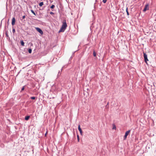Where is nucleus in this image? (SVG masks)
Listing matches in <instances>:
<instances>
[{"label":"nucleus","instance_id":"obj_1","mask_svg":"<svg viewBox=\"0 0 156 156\" xmlns=\"http://www.w3.org/2000/svg\"><path fill=\"white\" fill-rule=\"evenodd\" d=\"M67 27V25L66 23V20H64L62 22V27L60 29L59 32H63L66 29Z\"/></svg>","mask_w":156,"mask_h":156},{"label":"nucleus","instance_id":"obj_2","mask_svg":"<svg viewBox=\"0 0 156 156\" xmlns=\"http://www.w3.org/2000/svg\"><path fill=\"white\" fill-rule=\"evenodd\" d=\"M130 132V130H129L127 131H126V133H125V135L124 136V140H126V138H127V136L129 134V133Z\"/></svg>","mask_w":156,"mask_h":156},{"label":"nucleus","instance_id":"obj_3","mask_svg":"<svg viewBox=\"0 0 156 156\" xmlns=\"http://www.w3.org/2000/svg\"><path fill=\"white\" fill-rule=\"evenodd\" d=\"M149 5L148 4L145 5L144 8L143 9V12H145L147 10H149Z\"/></svg>","mask_w":156,"mask_h":156},{"label":"nucleus","instance_id":"obj_4","mask_svg":"<svg viewBox=\"0 0 156 156\" xmlns=\"http://www.w3.org/2000/svg\"><path fill=\"white\" fill-rule=\"evenodd\" d=\"M36 30L39 32L40 34H43V32L41 29L38 27H36Z\"/></svg>","mask_w":156,"mask_h":156},{"label":"nucleus","instance_id":"obj_5","mask_svg":"<svg viewBox=\"0 0 156 156\" xmlns=\"http://www.w3.org/2000/svg\"><path fill=\"white\" fill-rule=\"evenodd\" d=\"M78 129L79 130L80 134L81 135H82V131L81 129L80 125H79L78 126Z\"/></svg>","mask_w":156,"mask_h":156},{"label":"nucleus","instance_id":"obj_6","mask_svg":"<svg viewBox=\"0 0 156 156\" xmlns=\"http://www.w3.org/2000/svg\"><path fill=\"white\" fill-rule=\"evenodd\" d=\"M15 18L14 17H13L12 18V26H13L15 24Z\"/></svg>","mask_w":156,"mask_h":156},{"label":"nucleus","instance_id":"obj_7","mask_svg":"<svg viewBox=\"0 0 156 156\" xmlns=\"http://www.w3.org/2000/svg\"><path fill=\"white\" fill-rule=\"evenodd\" d=\"M30 118V116H27L25 117V119L26 120H28Z\"/></svg>","mask_w":156,"mask_h":156},{"label":"nucleus","instance_id":"obj_8","mask_svg":"<svg viewBox=\"0 0 156 156\" xmlns=\"http://www.w3.org/2000/svg\"><path fill=\"white\" fill-rule=\"evenodd\" d=\"M143 53H144V58H147V54L144 52Z\"/></svg>","mask_w":156,"mask_h":156},{"label":"nucleus","instance_id":"obj_9","mask_svg":"<svg viewBox=\"0 0 156 156\" xmlns=\"http://www.w3.org/2000/svg\"><path fill=\"white\" fill-rule=\"evenodd\" d=\"M20 43H21V45L22 46H24V43L23 41H20Z\"/></svg>","mask_w":156,"mask_h":156},{"label":"nucleus","instance_id":"obj_10","mask_svg":"<svg viewBox=\"0 0 156 156\" xmlns=\"http://www.w3.org/2000/svg\"><path fill=\"white\" fill-rule=\"evenodd\" d=\"M44 5V3H43V2H41L39 4V5L41 7L43 5Z\"/></svg>","mask_w":156,"mask_h":156},{"label":"nucleus","instance_id":"obj_11","mask_svg":"<svg viewBox=\"0 0 156 156\" xmlns=\"http://www.w3.org/2000/svg\"><path fill=\"white\" fill-rule=\"evenodd\" d=\"M112 126H113V128H112L113 129H116V127L115 124H113Z\"/></svg>","mask_w":156,"mask_h":156},{"label":"nucleus","instance_id":"obj_12","mask_svg":"<svg viewBox=\"0 0 156 156\" xmlns=\"http://www.w3.org/2000/svg\"><path fill=\"white\" fill-rule=\"evenodd\" d=\"M144 61L146 63H147V61H148L147 58H144Z\"/></svg>","mask_w":156,"mask_h":156},{"label":"nucleus","instance_id":"obj_13","mask_svg":"<svg viewBox=\"0 0 156 156\" xmlns=\"http://www.w3.org/2000/svg\"><path fill=\"white\" fill-rule=\"evenodd\" d=\"M31 12L33 13L34 15L36 16V14L35 13V12H34V11L33 10H31Z\"/></svg>","mask_w":156,"mask_h":156},{"label":"nucleus","instance_id":"obj_14","mask_svg":"<svg viewBox=\"0 0 156 156\" xmlns=\"http://www.w3.org/2000/svg\"><path fill=\"white\" fill-rule=\"evenodd\" d=\"M96 53L94 51H93V55L94 57H96Z\"/></svg>","mask_w":156,"mask_h":156},{"label":"nucleus","instance_id":"obj_15","mask_svg":"<svg viewBox=\"0 0 156 156\" xmlns=\"http://www.w3.org/2000/svg\"><path fill=\"white\" fill-rule=\"evenodd\" d=\"M28 52L29 53H31L32 52V50L31 49H28Z\"/></svg>","mask_w":156,"mask_h":156},{"label":"nucleus","instance_id":"obj_16","mask_svg":"<svg viewBox=\"0 0 156 156\" xmlns=\"http://www.w3.org/2000/svg\"><path fill=\"white\" fill-rule=\"evenodd\" d=\"M55 6L54 5H52L50 7L51 9H53L55 7Z\"/></svg>","mask_w":156,"mask_h":156},{"label":"nucleus","instance_id":"obj_17","mask_svg":"<svg viewBox=\"0 0 156 156\" xmlns=\"http://www.w3.org/2000/svg\"><path fill=\"white\" fill-rule=\"evenodd\" d=\"M128 9L127 8H126V12H127V15H129V12H128Z\"/></svg>","mask_w":156,"mask_h":156},{"label":"nucleus","instance_id":"obj_18","mask_svg":"<svg viewBox=\"0 0 156 156\" xmlns=\"http://www.w3.org/2000/svg\"><path fill=\"white\" fill-rule=\"evenodd\" d=\"M30 98L32 99H35V97H30Z\"/></svg>","mask_w":156,"mask_h":156},{"label":"nucleus","instance_id":"obj_19","mask_svg":"<svg viewBox=\"0 0 156 156\" xmlns=\"http://www.w3.org/2000/svg\"><path fill=\"white\" fill-rule=\"evenodd\" d=\"M12 32L13 33H14L15 32V30L14 28L12 29Z\"/></svg>","mask_w":156,"mask_h":156},{"label":"nucleus","instance_id":"obj_20","mask_svg":"<svg viewBox=\"0 0 156 156\" xmlns=\"http://www.w3.org/2000/svg\"><path fill=\"white\" fill-rule=\"evenodd\" d=\"M77 138L78 141L79 142V141L80 139H79V136L78 135H77Z\"/></svg>","mask_w":156,"mask_h":156},{"label":"nucleus","instance_id":"obj_21","mask_svg":"<svg viewBox=\"0 0 156 156\" xmlns=\"http://www.w3.org/2000/svg\"><path fill=\"white\" fill-rule=\"evenodd\" d=\"M107 0H103V2L104 3H105L107 2Z\"/></svg>","mask_w":156,"mask_h":156},{"label":"nucleus","instance_id":"obj_22","mask_svg":"<svg viewBox=\"0 0 156 156\" xmlns=\"http://www.w3.org/2000/svg\"><path fill=\"white\" fill-rule=\"evenodd\" d=\"M24 87H23L21 89V91L23 90H24Z\"/></svg>","mask_w":156,"mask_h":156},{"label":"nucleus","instance_id":"obj_23","mask_svg":"<svg viewBox=\"0 0 156 156\" xmlns=\"http://www.w3.org/2000/svg\"><path fill=\"white\" fill-rule=\"evenodd\" d=\"M25 18V16H23L22 18L23 19H24Z\"/></svg>","mask_w":156,"mask_h":156},{"label":"nucleus","instance_id":"obj_24","mask_svg":"<svg viewBox=\"0 0 156 156\" xmlns=\"http://www.w3.org/2000/svg\"><path fill=\"white\" fill-rule=\"evenodd\" d=\"M50 14H54V13H53V12H50Z\"/></svg>","mask_w":156,"mask_h":156},{"label":"nucleus","instance_id":"obj_25","mask_svg":"<svg viewBox=\"0 0 156 156\" xmlns=\"http://www.w3.org/2000/svg\"><path fill=\"white\" fill-rule=\"evenodd\" d=\"M46 135H47V133L45 134V136H46Z\"/></svg>","mask_w":156,"mask_h":156}]
</instances>
